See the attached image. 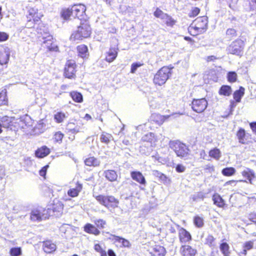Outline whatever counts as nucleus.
Returning <instances> with one entry per match:
<instances>
[{
	"instance_id": "a878e982",
	"label": "nucleus",
	"mask_w": 256,
	"mask_h": 256,
	"mask_svg": "<svg viewBox=\"0 0 256 256\" xmlns=\"http://www.w3.org/2000/svg\"><path fill=\"white\" fill-rule=\"evenodd\" d=\"M105 178L109 182H116L118 178L117 172L113 170H108L104 172Z\"/></svg>"
},
{
	"instance_id": "72a5a7b5",
	"label": "nucleus",
	"mask_w": 256,
	"mask_h": 256,
	"mask_svg": "<svg viewBox=\"0 0 256 256\" xmlns=\"http://www.w3.org/2000/svg\"><path fill=\"white\" fill-rule=\"evenodd\" d=\"M10 58L9 52L4 49L0 51V64L2 65L6 64Z\"/></svg>"
},
{
	"instance_id": "f8f14e48",
	"label": "nucleus",
	"mask_w": 256,
	"mask_h": 256,
	"mask_svg": "<svg viewBox=\"0 0 256 256\" xmlns=\"http://www.w3.org/2000/svg\"><path fill=\"white\" fill-rule=\"evenodd\" d=\"M49 214L45 208H36L33 209L30 213V219L32 221L40 222L43 220L48 219Z\"/></svg>"
},
{
	"instance_id": "f3484780",
	"label": "nucleus",
	"mask_w": 256,
	"mask_h": 256,
	"mask_svg": "<svg viewBox=\"0 0 256 256\" xmlns=\"http://www.w3.org/2000/svg\"><path fill=\"white\" fill-rule=\"evenodd\" d=\"M148 252L150 256H165L166 254V249L160 244H155L150 247Z\"/></svg>"
},
{
	"instance_id": "ddd939ff",
	"label": "nucleus",
	"mask_w": 256,
	"mask_h": 256,
	"mask_svg": "<svg viewBox=\"0 0 256 256\" xmlns=\"http://www.w3.org/2000/svg\"><path fill=\"white\" fill-rule=\"evenodd\" d=\"M236 134L238 142L241 144H248L252 142V135L247 133L242 128H240Z\"/></svg>"
},
{
	"instance_id": "20e7f679",
	"label": "nucleus",
	"mask_w": 256,
	"mask_h": 256,
	"mask_svg": "<svg viewBox=\"0 0 256 256\" xmlns=\"http://www.w3.org/2000/svg\"><path fill=\"white\" fill-rule=\"evenodd\" d=\"M44 14L38 12V8L36 7L30 8L26 15V26L28 28H34L36 25H38L42 22V18Z\"/></svg>"
},
{
	"instance_id": "3c124183",
	"label": "nucleus",
	"mask_w": 256,
	"mask_h": 256,
	"mask_svg": "<svg viewBox=\"0 0 256 256\" xmlns=\"http://www.w3.org/2000/svg\"><path fill=\"white\" fill-rule=\"evenodd\" d=\"M200 10L198 7H193L190 10V11L188 16L190 18H194L198 15L200 13Z\"/></svg>"
},
{
	"instance_id": "423d86ee",
	"label": "nucleus",
	"mask_w": 256,
	"mask_h": 256,
	"mask_svg": "<svg viewBox=\"0 0 256 256\" xmlns=\"http://www.w3.org/2000/svg\"><path fill=\"white\" fill-rule=\"evenodd\" d=\"M153 14L155 18L162 20V25L165 28H173L177 22L176 19L168 14L164 12L158 8H156Z\"/></svg>"
},
{
	"instance_id": "603ef678",
	"label": "nucleus",
	"mask_w": 256,
	"mask_h": 256,
	"mask_svg": "<svg viewBox=\"0 0 256 256\" xmlns=\"http://www.w3.org/2000/svg\"><path fill=\"white\" fill-rule=\"evenodd\" d=\"M10 256H20L22 254V250L20 247L12 248L10 250Z\"/></svg>"
},
{
	"instance_id": "8fccbe9b",
	"label": "nucleus",
	"mask_w": 256,
	"mask_h": 256,
	"mask_svg": "<svg viewBox=\"0 0 256 256\" xmlns=\"http://www.w3.org/2000/svg\"><path fill=\"white\" fill-rule=\"evenodd\" d=\"M226 34L227 38L231 40L236 36V31L234 28H230L226 30Z\"/></svg>"
},
{
	"instance_id": "dca6fc26",
	"label": "nucleus",
	"mask_w": 256,
	"mask_h": 256,
	"mask_svg": "<svg viewBox=\"0 0 256 256\" xmlns=\"http://www.w3.org/2000/svg\"><path fill=\"white\" fill-rule=\"evenodd\" d=\"M172 115L173 114L164 116L161 115L160 114L154 113L151 114L150 118V120L152 123H154L158 126H160Z\"/></svg>"
},
{
	"instance_id": "de8ad7c7",
	"label": "nucleus",
	"mask_w": 256,
	"mask_h": 256,
	"mask_svg": "<svg viewBox=\"0 0 256 256\" xmlns=\"http://www.w3.org/2000/svg\"><path fill=\"white\" fill-rule=\"evenodd\" d=\"M94 223L96 228H98V230L104 228L106 225V221L100 218L95 220L94 221Z\"/></svg>"
},
{
	"instance_id": "f704fd0d",
	"label": "nucleus",
	"mask_w": 256,
	"mask_h": 256,
	"mask_svg": "<svg viewBox=\"0 0 256 256\" xmlns=\"http://www.w3.org/2000/svg\"><path fill=\"white\" fill-rule=\"evenodd\" d=\"M232 92V89L230 86L228 85H222L220 88L218 94L220 96H230Z\"/></svg>"
},
{
	"instance_id": "0eeeda50",
	"label": "nucleus",
	"mask_w": 256,
	"mask_h": 256,
	"mask_svg": "<svg viewBox=\"0 0 256 256\" xmlns=\"http://www.w3.org/2000/svg\"><path fill=\"white\" fill-rule=\"evenodd\" d=\"M78 67V64L74 60L72 59L66 60L63 69V76L68 79H76Z\"/></svg>"
},
{
	"instance_id": "2eb2a0df",
	"label": "nucleus",
	"mask_w": 256,
	"mask_h": 256,
	"mask_svg": "<svg viewBox=\"0 0 256 256\" xmlns=\"http://www.w3.org/2000/svg\"><path fill=\"white\" fill-rule=\"evenodd\" d=\"M40 243L42 250L46 254H52L56 250V244L51 240L46 239Z\"/></svg>"
},
{
	"instance_id": "7ed1b4c3",
	"label": "nucleus",
	"mask_w": 256,
	"mask_h": 256,
	"mask_svg": "<svg viewBox=\"0 0 256 256\" xmlns=\"http://www.w3.org/2000/svg\"><path fill=\"white\" fill-rule=\"evenodd\" d=\"M208 18L206 16L198 17L188 26V33L194 36L204 34L208 28Z\"/></svg>"
},
{
	"instance_id": "4be33fe9",
	"label": "nucleus",
	"mask_w": 256,
	"mask_h": 256,
	"mask_svg": "<svg viewBox=\"0 0 256 256\" xmlns=\"http://www.w3.org/2000/svg\"><path fill=\"white\" fill-rule=\"evenodd\" d=\"M130 176L133 180L141 185L145 186L146 182L142 173L138 171H132L130 172Z\"/></svg>"
},
{
	"instance_id": "bf43d9fd",
	"label": "nucleus",
	"mask_w": 256,
	"mask_h": 256,
	"mask_svg": "<svg viewBox=\"0 0 256 256\" xmlns=\"http://www.w3.org/2000/svg\"><path fill=\"white\" fill-rule=\"evenodd\" d=\"M8 38V34L4 32H0V42L6 40Z\"/></svg>"
},
{
	"instance_id": "c756f323",
	"label": "nucleus",
	"mask_w": 256,
	"mask_h": 256,
	"mask_svg": "<svg viewBox=\"0 0 256 256\" xmlns=\"http://www.w3.org/2000/svg\"><path fill=\"white\" fill-rule=\"evenodd\" d=\"M212 200L214 204L218 208H224L226 206L224 200L218 194H214L212 195Z\"/></svg>"
},
{
	"instance_id": "6e6d98bb",
	"label": "nucleus",
	"mask_w": 256,
	"mask_h": 256,
	"mask_svg": "<svg viewBox=\"0 0 256 256\" xmlns=\"http://www.w3.org/2000/svg\"><path fill=\"white\" fill-rule=\"evenodd\" d=\"M144 65V64L140 62H136L132 63L131 65L130 68V72L132 74L135 73L137 68L139 67H140Z\"/></svg>"
},
{
	"instance_id": "c9c22d12",
	"label": "nucleus",
	"mask_w": 256,
	"mask_h": 256,
	"mask_svg": "<svg viewBox=\"0 0 256 256\" xmlns=\"http://www.w3.org/2000/svg\"><path fill=\"white\" fill-rule=\"evenodd\" d=\"M66 118V114L62 111L58 112L54 115V118L58 124L63 122Z\"/></svg>"
},
{
	"instance_id": "aec40b11",
	"label": "nucleus",
	"mask_w": 256,
	"mask_h": 256,
	"mask_svg": "<svg viewBox=\"0 0 256 256\" xmlns=\"http://www.w3.org/2000/svg\"><path fill=\"white\" fill-rule=\"evenodd\" d=\"M196 252V250L189 245H182L180 248L182 256H195Z\"/></svg>"
},
{
	"instance_id": "58836bf2",
	"label": "nucleus",
	"mask_w": 256,
	"mask_h": 256,
	"mask_svg": "<svg viewBox=\"0 0 256 256\" xmlns=\"http://www.w3.org/2000/svg\"><path fill=\"white\" fill-rule=\"evenodd\" d=\"M243 250L240 252V256H246L247 254V251L252 249L254 247L253 241H248L245 242L243 244Z\"/></svg>"
},
{
	"instance_id": "2f4dec72",
	"label": "nucleus",
	"mask_w": 256,
	"mask_h": 256,
	"mask_svg": "<svg viewBox=\"0 0 256 256\" xmlns=\"http://www.w3.org/2000/svg\"><path fill=\"white\" fill-rule=\"evenodd\" d=\"M8 98L7 91L6 89L0 91V106H8Z\"/></svg>"
},
{
	"instance_id": "412c9836",
	"label": "nucleus",
	"mask_w": 256,
	"mask_h": 256,
	"mask_svg": "<svg viewBox=\"0 0 256 256\" xmlns=\"http://www.w3.org/2000/svg\"><path fill=\"white\" fill-rule=\"evenodd\" d=\"M44 47L48 52H58V47L52 38H50L44 41Z\"/></svg>"
},
{
	"instance_id": "e2e57ef3",
	"label": "nucleus",
	"mask_w": 256,
	"mask_h": 256,
	"mask_svg": "<svg viewBox=\"0 0 256 256\" xmlns=\"http://www.w3.org/2000/svg\"><path fill=\"white\" fill-rule=\"evenodd\" d=\"M248 219L252 222L256 224V212H251L248 214Z\"/></svg>"
},
{
	"instance_id": "13d9d810",
	"label": "nucleus",
	"mask_w": 256,
	"mask_h": 256,
	"mask_svg": "<svg viewBox=\"0 0 256 256\" xmlns=\"http://www.w3.org/2000/svg\"><path fill=\"white\" fill-rule=\"evenodd\" d=\"M49 166L48 164L43 166L40 170H39V174L42 176L44 179L46 178V176L47 172V170Z\"/></svg>"
},
{
	"instance_id": "9d476101",
	"label": "nucleus",
	"mask_w": 256,
	"mask_h": 256,
	"mask_svg": "<svg viewBox=\"0 0 256 256\" xmlns=\"http://www.w3.org/2000/svg\"><path fill=\"white\" fill-rule=\"evenodd\" d=\"M245 44L244 40L238 38L233 41L227 48L228 54L241 56L243 54Z\"/></svg>"
},
{
	"instance_id": "ea45409f",
	"label": "nucleus",
	"mask_w": 256,
	"mask_h": 256,
	"mask_svg": "<svg viewBox=\"0 0 256 256\" xmlns=\"http://www.w3.org/2000/svg\"><path fill=\"white\" fill-rule=\"evenodd\" d=\"M209 156L216 160H218L221 157V152L220 149L215 148L211 149L208 152Z\"/></svg>"
},
{
	"instance_id": "cd10ccee",
	"label": "nucleus",
	"mask_w": 256,
	"mask_h": 256,
	"mask_svg": "<svg viewBox=\"0 0 256 256\" xmlns=\"http://www.w3.org/2000/svg\"><path fill=\"white\" fill-rule=\"evenodd\" d=\"M84 163L86 166L90 167H97L100 164V160L94 156L86 158L84 160Z\"/></svg>"
},
{
	"instance_id": "5701e85b",
	"label": "nucleus",
	"mask_w": 256,
	"mask_h": 256,
	"mask_svg": "<svg viewBox=\"0 0 256 256\" xmlns=\"http://www.w3.org/2000/svg\"><path fill=\"white\" fill-rule=\"evenodd\" d=\"M242 176L246 178L250 184H253V181L256 178V174L254 170L249 168H246L242 172Z\"/></svg>"
},
{
	"instance_id": "864d4df0",
	"label": "nucleus",
	"mask_w": 256,
	"mask_h": 256,
	"mask_svg": "<svg viewBox=\"0 0 256 256\" xmlns=\"http://www.w3.org/2000/svg\"><path fill=\"white\" fill-rule=\"evenodd\" d=\"M214 166L212 164H207L203 168L205 173L211 174L214 171Z\"/></svg>"
},
{
	"instance_id": "4d7b16f0",
	"label": "nucleus",
	"mask_w": 256,
	"mask_h": 256,
	"mask_svg": "<svg viewBox=\"0 0 256 256\" xmlns=\"http://www.w3.org/2000/svg\"><path fill=\"white\" fill-rule=\"evenodd\" d=\"M159 180L164 184H168L171 183V180L164 174L160 176Z\"/></svg>"
},
{
	"instance_id": "39448f33",
	"label": "nucleus",
	"mask_w": 256,
	"mask_h": 256,
	"mask_svg": "<svg viewBox=\"0 0 256 256\" xmlns=\"http://www.w3.org/2000/svg\"><path fill=\"white\" fill-rule=\"evenodd\" d=\"M95 198L100 204L110 210L119 208L120 200L114 196L99 194Z\"/></svg>"
},
{
	"instance_id": "f03ea898",
	"label": "nucleus",
	"mask_w": 256,
	"mask_h": 256,
	"mask_svg": "<svg viewBox=\"0 0 256 256\" xmlns=\"http://www.w3.org/2000/svg\"><path fill=\"white\" fill-rule=\"evenodd\" d=\"M92 28L90 22L86 20L82 22L76 30L71 34L70 40L72 42H80L90 37Z\"/></svg>"
},
{
	"instance_id": "f257e3e1",
	"label": "nucleus",
	"mask_w": 256,
	"mask_h": 256,
	"mask_svg": "<svg viewBox=\"0 0 256 256\" xmlns=\"http://www.w3.org/2000/svg\"><path fill=\"white\" fill-rule=\"evenodd\" d=\"M86 6L81 3L74 4L62 8L60 12L61 18L66 20L72 18L83 19L86 16Z\"/></svg>"
},
{
	"instance_id": "7c9ffc66",
	"label": "nucleus",
	"mask_w": 256,
	"mask_h": 256,
	"mask_svg": "<svg viewBox=\"0 0 256 256\" xmlns=\"http://www.w3.org/2000/svg\"><path fill=\"white\" fill-rule=\"evenodd\" d=\"M79 132L78 129L74 128L72 129L68 130L66 132V143H70L75 140L76 134Z\"/></svg>"
},
{
	"instance_id": "79ce46f5",
	"label": "nucleus",
	"mask_w": 256,
	"mask_h": 256,
	"mask_svg": "<svg viewBox=\"0 0 256 256\" xmlns=\"http://www.w3.org/2000/svg\"><path fill=\"white\" fill-rule=\"evenodd\" d=\"M236 170L233 167H226L222 170V174L225 176H231L236 174Z\"/></svg>"
},
{
	"instance_id": "6e6552de",
	"label": "nucleus",
	"mask_w": 256,
	"mask_h": 256,
	"mask_svg": "<svg viewBox=\"0 0 256 256\" xmlns=\"http://www.w3.org/2000/svg\"><path fill=\"white\" fill-rule=\"evenodd\" d=\"M171 73V69L169 67L162 66L154 74L153 79L154 83L156 85L162 86L169 78Z\"/></svg>"
},
{
	"instance_id": "473e14b6",
	"label": "nucleus",
	"mask_w": 256,
	"mask_h": 256,
	"mask_svg": "<svg viewBox=\"0 0 256 256\" xmlns=\"http://www.w3.org/2000/svg\"><path fill=\"white\" fill-rule=\"evenodd\" d=\"M244 88L242 86L239 87L238 90H236L233 94V98L236 102H240L244 94Z\"/></svg>"
},
{
	"instance_id": "393cba45",
	"label": "nucleus",
	"mask_w": 256,
	"mask_h": 256,
	"mask_svg": "<svg viewBox=\"0 0 256 256\" xmlns=\"http://www.w3.org/2000/svg\"><path fill=\"white\" fill-rule=\"evenodd\" d=\"M84 230L88 234H93L95 236L99 235L100 233V230L95 226L90 223H86L84 226Z\"/></svg>"
},
{
	"instance_id": "1a4fd4ad",
	"label": "nucleus",
	"mask_w": 256,
	"mask_h": 256,
	"mask_svg": "<svg viewBox=\"0 0 256 256\" xmlns=\"http://www.w3.org/2000/svg\"><path fill=\"white\" fill-rule=\"evenodd\" d=\"M170 147L178 157L182 158L189 156L190 150L188 148L180 141L170 142Z\"/></svg>"
},
{
	"instance_id": "338daca9",
	"label": "nucleus",
	"mask_w": 256,
	"mask_h": 256,
	"mask_svg": "<svg viewBox=\"0 0 256 256\" xmlns=\"http://www.w3.org/2000/svg\"><path fill=\"white\" fill-rule=\"evenodd\" d=\"M94 250L99 253L102 252L104 250L102 248V246L99 244H96L94 245Z\"/></svg>"
},
{
	"instance_id": "5fc2aeb1",
	"label": "nucleus",
	"mask_w": 256,
	"mask_h": 256,
	"mask_svg": "<svg viewBox=\"0 0 256 256\" xmlns=\"http://www.w3.org/2000/svg\"><path fill=\"white\" fill-rule=\"evenodd\" d=\"M2 127L8 128L10 126L9 118L8 116H4L0 118Z\"/></svg>"
},
{
	"instance_id": "4c0bfd02",
	"label": "nucleus",
	"mask_w": 256,
	"mask_h": 256,
	"mask_svg": "<svg viewBox=\"0 0 256 256\" xmlns=\"http://www.w3.org/2000/svg\"><path fill=\"white\" fill-rule=\"evenodd\" d=\"M70 96L72 100L76 102L80 103L83 101V96L82 94L76 91H72L70 92Z\"/></svg>"
},
{
	"instance_id": "a19ab883",
	"label": "nucleus",
	"mask_w": 256,
	"mask_h": 256,
	"mask_svg": "<svg viewBox=\"0 0 256 256\" xmlns=\"http://www.w3.org/2000/svg\"><path fill=\"white\" fill-rule=\"evenodd\" d=\"M230 246L226 242H222L220 245V249L224 256H230Z\"/></svg>"
},
{
	"instance_id": "a18cd8bd",
	"label": "nucleus",
	"mask_w": 256,
	"mask_h": 256,
	"mask_svg": "<svg viewBox=\"0 0 256 256\" xmlns=\"http://www.w3.org/2000/svg\"><path fill=\"white\" fill-rule=\"evenodd\" d=\"M113 238L115 242L122 244L124 246H129L130 245L129 241L124 238L116 236H113Z\"/></svg>"
},
{
	"instance_id": "37998d69",
	"label": "nucleus",
	"mask_w": 256,
	"mask_h": 256,
	"mask_svg": "<svg viewBox=\"0 0 256 256\" xmlns=\"http://www.w3.org/2000/svg\"><path fill=\"white\" fill-rule=\"evenodd\" d=\"M226 78L229 82L234 83L237 81L238 74L235 72H228L227 74Z\"/></svg>"
},
{
	"instance_id": "0e129e2a",
	"label": "nucleus",
	"mask_w": 256,
	"mask_h": 256,
	"mask_svg": "<svg viewBox=\"0 0 256 256\" xmlns=\"http://www.w3.org/2000/svg\"><path fill=\"white\" fill-rule=\"evenodd\" d=\"M206 153L204 150H200L199 151V156L200 159L204 160H206Z\"/></svg>"
},
{
	"instance_id": "c85d7f7f",
	"label": "nucleus",
	"mask_w": 256,
	"mask_h": 256,
	"mask_svg": "<svg viewBox=\"0 0 256 256\" xmlns=\"http://www.w3.org/2000/svg\"><path fill=\"white\" fill-rule=\"evenodd\" d=\"M76 50L78 56L82 58H85L89 54L88 48L87 46L84 44L78 46Z\"/></svg>"
},
{
	"instance_id": "680f3d73",
	"label": "nucleus",
	"mask_w": 256,
	"mask_h": 256,
	"mask_svg": "<svg viewBox=\"0 0 256 256\" xmlns=\"http://www.w3.org/2000/svg\"><path fill=\"white\" fill-rule=\"evenodd\" d=\"M218 59L216 56L212 55L208 56L206 58L205 60L207 62H214Z\"/></svg>"
},
{
	"instance_id": "b1692460",
	"label": "nucleus",
	"mask_w": 256,
	"mask_h": 256,
	"mask_svg": "<svg viewBox=\"0 0 256 256\" xmlns=\"http://www.w3.org/2000/svg\"><path fill=\"white\" fill-rule=\"evenodd\" d=\"M82 184L78 181L76 183L75 188H70L68 190V194L72 198L76 197L79 195V194L82 190Z\"/></svg>"
},
{
	"instance_id": "4468645a",
	"label": "nucleus",
	"mask_w": 256,
	"mask_h": 256,
	"mask_svg": "<svg viewBox=\"0 0 256 256\" xmlns=\"http://www.w3.org/2000/svg\"><path fill=\"white\" fill-rule=\"evenodd\" d=\"M64 209V204L60 201L57 200L54 202L51 208H46V212L49 214V218L50 216H58L62 213Z\"/></svg>"
},
{
	"instance_id": "c03bdc74",
	"label": "nucleus",
	"mask_w": 256,
	"mask_h": 256,
	"mask_svg": "<svg viewBox=\"0 0 256 256\" xmlns=\"http://www.w3.org/2000/svg\"><path fill=\"white\" fill-rule=\"evenodd\" d=\"M194 224L198 228H202L204 225L203 218L199 216H194Z\"/></svg>"
},
{
	"instance_id": "052dcab7",
	"label": "nucleus",
	"mask_w": 256,
	"mask_h": 256,
	"mask_svg": "<svg viewBox=\"0 0 256 256\" xmlns=\"http://www.w3.org/2000/svg\"><path fill=\"white\" fill-rule=\"evenodd\" d=\"M186 168L182 164H178L176 166V170L178 172H183L185 171Z\"/></svg>"
},
{
	"instance_id": "774afa93",
	"label": "nucleus",
	"mask_w": 256,
	"mask_h": 256,
	"mask_svg": "<svg viewBox=\"0 0 256 256\" xmlns=\"http://www.w3.org/2000/svg\"><path fill=\"white\" fill-rule=\"evenodd\" d=\"M250 126L253 133L256 134V122H250Z\"/></svg>"
},
{
	"instance_id": "49530a36",
	"label": "nucleus",
	"mask_w": 256,
	"mask_h": 256,
	"mask_svg": "<svg viewBox=\"0 0 256 256\" xmlns=\"http://www.w3.org/2000/svg\"><path fill=\"white\" fill-rule=\"evenodd\" d=\"M204 244L210 247L215 246V238L212 234H208L205 238Z\"/></svg>"
},
{
	"instance_id": "e433bc0d",
	"label": "nucleus",
	"mask_w": 256,
	"mask_h": 256,
	"mask_svg": "<svg viewBox=\"0 0 256 256\" xmlns=\"http://www.w3.org/2000/svg\"><path fill=\"white\" fill-rule=\"evenodd\" d=\"M113 140V136L111 134L105 132H102L100 137V140L102 143L106 144H109Z\"/></svg>"
},
{
	"instance_id": "bb28decb",
	"label": "nucleus",
	"mask_w": 256,
	"mask_h": 256,
	"mask_svg": "<svg viewBox=\"0 0 256 256\" xmlns=\"http://www.w3.org/2000/svg\"><path fill=\"white\" fill-rule=\"evenodd\" d=\"M50 149L46 146L38 148L35 152L36 157L38 158H43L50 154Z\"/></svg>"
},
{
	"instance_id": "9b49d317",
	"label": "nucleus",
	"mask_w": 256,
	"mask_h": 256,
	"mask_svg": "<svg viewBox=\"0 0 256 256\" xmlns=\"http://www.w3.org/2000/svg\"><path fill=\"white\" fill-rule=\"evenodd\" d=\"M208 101L205 98H194L190 104L193 111L196 113L203 112L208 106Z\"/></svg>"
},
{
	"instance_id": "a211bd4d",
	"label": "nucleus",
	"mask_w": 256,
	"mask_h": 256,
	"mask_svg": "<svg viewBox=\"0 0 256 256\" xmlns=\"http://www.w3.org/2000/svg\"><path fill=\"white\" fill-rule=\"evenodd\" d=\"M118 48L117 46L110 47L106 53L105 60L108 63L113 62L118 56Z\"/></svg>"
},
{
	"instance_id": "09e8293b",
	"label": "nucleus",
	"mask_w": 256,
	"mask_h": 256,
	"mask_svg": "<svg viewBox=\"0 0 256 256\" xmlns=\"http://www.w3.org/2000/svg\"><path fill=\"white\" fill-rule=\"evenodd\" d=\"M64 134L60 131L56 132L54 135V140L56 142L60 144L62 142Z\"/></svg>"
},
{
	"instance_id": "6ab92c4d",
	"label": "nucleus",
	"mask_w": 256,
	"mask_h": 256,
	"mask_svg": "<svg viewBox=\"0 0 256 256\" xmlns=\"http://www.w3.org/2000/svg\"><path fill=\"white\" fill-rule=\"evenodd\" d=\"M178 238L180 242L182 244L188 242L192 240L190 234L183 228L178 230Z\"/></svg>"
},
{
	"instance_id": "69168bd1",
	"label": "nucleus",
	"mask_w": 256,
	"mask_h": 256,
	"mask_svg": "<svg viewBox=\"0 0 256 256\" xmlns=\"http://www.w3.org/2000/svg\"><path fill=\"white\" fill-rule=\"evenodd\" d=\"M242 180H230L226 182V185L228 186L230 185L232 186H235L236 185L237 183L238 182H242Z\"/></svg>"
}]
</instances>
